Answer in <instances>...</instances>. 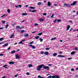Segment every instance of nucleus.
<instances>
[{
    "label": "nucleus",
    "mask_w": 78,
    "mask_h": 78,
    "mask_svg": "<svg viewBox=\"0 0 78 78\" xmlns=\"http://www.w3.org/2000/svg\"><path fill=\"white\" fill-rule=\"evenodd\" d=\"M43 68L44 69H47V70H49V69H50V68L49 67L47 66H43Z\"/></svg>",
    "instance_id": "f03ea898"
},
{
    "label": "nucleus",
    "mask_w": 78,
    "mask_h": 78,
    "mask_svg": "<svg viewBox=\"0 0 78 78\" xmlns=\"http://www.w3.org/2000/svg\"><path fill=\"white\" fill-rule=\"evenodd\" d=\"M38 5L39 6V5H41V2H39L38 3H37Z\"/></svg>",
    "instance_id": "2f4dec72"
},
{
    "label": "nucleus",
    "mask_w": 78,
    "mask_h": 78,
    "mask_svg": "<svg viewBox=\"0 0 78 78\" xmlns=\"http://www.w3.org/2000/svg\"><path fill=\"white\" fill-rule=\"evenodd\" d=\"M14 37V34H12L11 36L10 37V38H12V37Z\"/></svg>",
    "instance_id": "ddd939ff"
},
{
    "label": "nucleus",
    "mask_w": 78,
    "mask_h": 78,
    "mask_svg": "<svg viewBox=\"0 0 78 78\" xmlns=\"http://www.w3.org/2000/svg\"><path fill=\"white\" fill-rule=\"evenodd\" d=\"M28 66L29 67H32V66H31V65H30Z\"/></svg>",
    "instance_id": "a19ab883"
},
{
    "label": "nucleus",
    "mask_w": 78,
    "mask_h": 78,
    "mask_svg": "<svg viewBox=\"0 0 78 78\" xmlns=\"http://www.w3.org/2000/svg\"><path fill=\"white\" fill-rule=\"evenodd\" d=\"M8 66V65H5L3 66V67H5V68L6 67V66Z\"/></svg>",
    "instance_id": "c03bdc74"
},
{
    "label": "nucleus",
    "mask_w": 78,
    "mask_h": 78,
    "mask_svg": "<svg viewBox=\"0 0 78 78\" xmlns=\"http://www.w3.org/2000/svg\"><path fill=\"white\" fill-rule=\"evenodd\" d=\"M71 71H74V69L73 68H72L71 69Z\"/></svg>",
    "instance_id": "603ef678"
},
{
    "label": "nucleus",
    "mask_w": 78,
    "mask_h": 78,
    "mask_svg": "<svg viewBox=\"0 0 78 78\" xmlns=\"http://www.w3.org/2000/svg\"><path fill=\"white\" fill-rule=\"evenodd\" d=\"M7 12L8 13H9L10 12H11V11L10 10H9V9H8L7 10Z\"/></svg>",
    "instance_id": "393cba45"
},
{
    "label": "nucleus",
    "mask_w": 78,
    "mask_h": 78,
    "mask_svg": "<svg viewBox=\"0 0 78 78\" xmlns=\"http://www.w3.org/2000/svg\"><path fill=\"white\" fill-rule=\"evenodd\" d=\"M43 16H46L47 15V13H43Z\"/></svg>",
    "instance_id": "49530a36"
},
{
    "label": "nucleus",
    "mask_w": 78,
    "mask_h": 78,
    "mask_svg": "<svg viewBox=\"0 0 78 78\" xmlns=\"http://www.w3.org/2000/svg\"><path fill=\"white\" fill-rule=\"evenodd\" d=\"M11 49V48L10 47H9V48L8 49H7V50H9Z\"/></svg>",
    "instance_id": "680f3d73"
},
{
    "label": "nucleus",
    "mask_w": 78,
    "mask_h": 78,
    "mask_svg": "<svg viewBox=\"0 0 78 78\" xmlns=\"http://www.w3.org/2000/svg\"><path fill=\"white\" fill-rule=\"evenodd\" d=\"M52 78V76H50L47 77V78Z\"/></svg>",
    "instance_id": "ea45409f"
},
{
    "label": "nucleus",
    "mask_w": 78,
    "mask_h": 78,
    "mask_svg": "<svg viewBox=\"0 0 78 78\" xmlns=\"http://www.w3.org/2000/svg\"><path fill=\"white\" fill-rule=\"evenodd\" d=\"M58 57H59L60 58H64L65 56L64 55H58Z\"/></svg>",
    "instance_id": "0eeeda50"
},
{
    "label": "nucleus",
    "mask_w": 78,
    "mask_h": 78,
    "mask_svg": "<svg viewBox=\"0 0 78 78\" xmlns=\"http://www.w3.org/2000/svg\"><path fill=\"white\" fill-rule=\"evenodd\" d=\"M76 2L74 1L73 3L71 4V6H73V5H76Z\"/></svg>",
    "instance_id": "7ed1b4c3"
},
{
    "label": "nucleus",
    "mask_w": 78,
    "mask_h": 78,
    "mask_svg": "<svg viewBox=\"0 0 78 78\" xmlns=\"http://www.w3.org/2000/svg\"><path fill=\"white\" fill-rule=\"evenodd\" d=\"M8 45V43H6L2 46L3 47H7Z\"/></svg>",
    "instance_id": "6e6552de"
},
{
    "label": "nucleus",
    "mask_w": 78,
    "mask_h": 78,
    "mask_svg": "<svg viewBox=\"0 0 78 78\" xmlns=\"http://www.w3.org/2000/svg\"><path fill=\"white\" fill-rule=\"evenodd\" d=\"M2 23H5V21H2Z\"/></svg>",
    "instance_id": "864d4df0"
},
{
    "label": "nucleus",
    "mask_w": 78,
    "mask_h": 78,
    "mask_svg": "<svg viewBox=\"0 0 78 78\" xmlns=\"http://www.w3.org/2000/svg\"><path fill=\"white\" fill-rule=\"evenodd\" d=\"M0 56H3V54H0Z\"/></svg>",
    "instance_id": "5fc2aeb1"
},
{
    "label": "nucleus",
    "mask_w": 78,
    "mask_h": 78,
    "mask_svg": "<svg viewBox=\"0 0 78 78\" xmlns=\"http://www.w3.org/2000/svg\"><path fill=\"white\" fill-rule=\"evenodd\" d=\"M57 53H54L53 54L52 56H57Z\"/></svg>",
    "instance_id": "9d476101"
},
{
    "label": "nucleus",
    "mask_w": 78,
    "mask_h": 78,
    "mask_svg": "<svg viewBox=\"0 0 78 78\" xmlns=\"http://www.w3.org/2000/svg\"><path fill=\"white\" fill-rule=\"evenodd\" d=\"M34 43V42L33 41H32L31 42H30V44H33Z\"/></svg>",
    "instance_id": "79ce46f5"
},
{
    "label": "nucleus",
    "mask_w": 78,
    "mask_h": 78,
    "mask_svg": "<svg viewBox=\"0 0 78 78\" xmlns=\"http://www.w3.org/2000/svg\"><path fill=\"white\" fill-rule=\"evenodd\" d=\"M24 28V27H20V28H19V29H22V28Z\"/></svg>",
    "instance_id": "a18cd8bd"
},
{
    "label": "nucleus",
    "mask_w": 78,
    "mask_h": 78,
    "mask_svg": "<svg viewBox=\"0 0 78 78\" xmlns=\"http://www.w3.org/2000/svg\"><path fill=\"white\" fill-rule=\"evenodd\" d=\"M17 76H19V75H15L14 76H15V77H17Z\"/></svg>",
    "instance_id": "8fccbe9b"
},
{
    "label": "nucleus",
    "mask_w": 78,
    "mask_h": 78,
    "mask_svg": "<svg viewBox=\"0 0 78 78\" xmlns=\"http://www.w3.org/2000/svg\"><path fill=\"white\" fill-rule=\"evenodd\" d=\"M31 9H29V12H31Z\"/></svg>",
    "instance_id": "338daca9"
},
{
    "label": "nucleus",
    "mask_w": 78,
    "mask_h": 78,
    "mask_svg": "<svg viewBox=\"0 0 78 78\" xmlns=\"http://www.w3.org/2000/svg\"><path fill=\"white\" fill-rule=\"evenodd\" d=\"M39 40H40V41L41 42H42V41H43V39L42 38H39Z\"/></svg>",
    "instance_id": "5701e85b"
},
{
    "label": "nucleus",
    "mask_w": 78,
    "mask_h": 78,
    "mask_svg": "<svg viewBox=\"0 0 78 78\" xmlns=\"http://www.w3.org/2000/svg\"><path fill=\"white\" fill-rule=\"evenodd\" d=\"M22 16H27V13H23L22 14Z\"/></svg>",
    "instance_id": "2eb2a0df"
},
{
    "label": "nucleus",
    "mask_w": 78,
    "mask_h": 78,
    "mask_svg": "<svg viewBox=\"0 0 78 78\" xmlns=\"http://www.w3.org/2000/svg\"><path fill=\"white\" fill-rule=\"evenodd\" d=\"M3 27H1V28H0V30H3Z\"/></svg>",
    "instance_id": "bf43d9fd"
},
{
    "label": "nucleus",
    "mask_w": 78,
    "mask_h": 78,
    "mask_svg": "<svg viewBox=\"0 0 78 78\" xmlns=\"http://www.w3.org/2000/svg\"><path fill=\"white\" fill-rule=\"evenodd\" d=\"M72 30H73V29H71L69 31H70V32H71V31H72Z\"/></svg>",
    "instance_id": "0e129e2a"
},
{
    "label": "nucleus",
    "mask_w": 78,
    "mask_h": 78,
    "mask_svg": "<svg viewBox=\"0 0 78 78\" xmlns=\"http://www.w3.org/2000/svg\"><path fill=\"white\" fill-rule=\"evenodd\" d=\"M16 59H19L20 58V57L19 56V55H15Z\"/></svg>",
    "instance_id": "20e7f679"
},
{
    "label": "nucleus",
    "mask_w": 78,
    "mask_h": 78,
    "mask_svg": "<svg viewBox=\"0 0 78 78\" xmlns=\"http://www.w3.org/2000/svg\"><path fill=\"white\" fill-rule=\"evenodd\" d=\"M52 78H56V75L55 76H52Z\"/></svg>",
    "instance_id": "473e14b6"
},
{
    "label": "nucleus",
    "mask_w": 78,
    "mask_h": 78,
    "mask_svg": "<svg viewBox=\"0 0 78 78\" xmlns=\"http://www.w3.org/2000/svg\"><path fill=\"white\" fill-rule=\"evenodd\" d=\"M39 20H40V21H44V19L40 18L39 19Z\"/></svg>",
    "instance_id": "a211bd4d"
},
{
    "label": "nucleus",
    "mask_w": 78,
    "mask_h": 78,
    "mask_svg": "<svg viewBox=\"0 0 78 78\" xmlns=\"http://www.w3.org/2000/svg\"><path fill=\"white\" fill-rule=\"evenodd\" d=\"M57 20H56V19H55L54 21V23H56V21H57Z\"/></svg>",
    "instance_id": "09e8293b"
},
{
    "label": "nucleus",
    "mask_w": 78,
    "mask_h": 78,
    "mask_svg": "<svg viewBox=\"0 0 78 78\" xmlns=\"http://www.w3.org/2000/svg\"><path fill=\"white\" fill-rule=\"evenodd\" d=\"M63 5L64 6H69V7H70V5L66 4H64Z\"/></svg>",
    "instance_id": "423d86ee"
},
{
    "label": "nucleus",
    "mask_w": 78,
    "mask_h": 78,
    "mask_svg": "<svg viewBox=\"0 0 78 78\" xmlns=\"http://www.w3.org/2000/svg\"><path fill=\"white\" fill-rule=\"evenodd\" d=\"M24 32H25V30H22L21 31V33H24Z\"/></svg>",
    "instance_id": "cd10ccee"
},
{
    "label": "nucleus",
    "mask_w": 78,
    "mask_h": 78,
    "mask_svg": "<svg viewBox=\"0 0 78 78\" xmlns=\"http://www.w3.org/2000/svg\"><path fill=\"white\" fill-rule=\"evenodd\" d=\"M16 28L18 29H19V28H20V26H16Z\"/></svg>",
    "instance_id": "e433bc0d"
},
{
    "label": "nucleus",
    "mask_w": 78,
    "mask_h": 78,
    "mask_svg": "<svg viewBox=\"0 0 78 78\" xmlns=\"http://www.w3.org/2000/svg\"><path fill=\"white\" fill-rule=\"evenodd\" d=\"M4 39L3 38H0V41H3Z\"/></svg>",
    "instance_id": "b1692460"
},
{
    "label": "nucleus",
    "mask_w": 78,
    "mask_h": 78,
    "mask_svg": "<svg viewBox=\"0 0 78 78\" xmlns=\"http://www.w3.org/2000/svg\"><path fill=\"white\" fill-rule=\"evenodd\" d=\"M15 52H16V51H13L11 52V53L12 54H13V53H14Z\"/></svg>",
    "instance_id": "6ab92c4d"
},
{
    "label": "nucleus",
    "mask_w": 78,
    "mask_h": 78,
    "mask_svg": "<svg viewBox=\"0 0 78 78\" xmlns=\"http://www.w3.org/2000/svg\"><path fill=\"white\" fill-rule=\"evenodd\" d=\"M7 16L6 14H4L3 15H2V16H1V17H2H2H3L4 16Z\"/></svg>",
    "instance_id": "a878e982"
},
{
    "label": "nucleus",
    "mask_w": 78,
    "mask_h": 78,
    "mask_svg": "<svg viewBox=\"0 0 78 78\" xmlns=\"http://www.w3.org/2000/svg\"><path fill=\"white\" fill-rule=\"evenodd\" d=\"M75 54V51H73L71 52V55H73Z\"/></svg>",
    "instance_id": "f3484780"
},
{
    "label": "nucleus",
    "mask_w": 78,
    "mask_h": 78,
    "mask_svg": "<svg viewBox=\"0 0 78 78\" xmlns=\"http://www.w3.org/2000/svg\"><path fill=\"white\" fill-rule=\"evenodd\" d=\"M75 50H77L78 51V48H77L76 47L75 48Z\"/></svg>",
    "instance_id": "37998d69"
},
{
    "label": "nucleus",
    "mask_w": 78,
    "mask_h": 78,
    "mask_svg": "<svg viewBox=\"0 0 78 78\" xmlns=\"http://www.w3.org/2000/svg\"><path fill=\"white\" fill-rule=\"evenodd\" d=\"M44 66V65H39L37 68V70H41V68H42V66Z\"/></svg>",
    "instance_id": "f257e3e1"
},
{
    "label": "nucleus",
    "mask_w": 78,
    "mask_h": 78,
    "mask_svg": "<svg viewBox=\"0 0 78 78\" xmlns=\"http://www.w3.org/2000/svg\"><path fill=\"white\" fill-rule=\"evenodd\" d=\"M32 12H36V10H32V11H31Z\"/></svg>",
    "instance_id": "c756f323"
},
{
    "label": "nucleus",
    "mask_w": 78,
    "mask_h": 78,
    "mask_svg": "<svg viewBox=\"0 0 78 78\" xmlns=\"http://www.w3.org/2000/svg\"><path fill=\"white\" fill-rule=\"evenodd\" d=\"M53 16H54V14H53L52 16H51V18H53Z\"/></svg>",
    "instance_id": "4c0bfd02"
},
{
    "label": "nucleus",
    "mask_w": 78,
    "mask_h": 78,
    "mask_svg": "<svg viewBox=\"0 0 78 78\" xmlns=\"http://www.w3.org/2000/svg\"><path fill=\"white\" fill-rule=\"evenodd\" d=\"M69 22H70V23H72V21L69 20Z\"/></svg>",
    "instance_id": "3c124183"
},
{
    "label": "nucleus",
    "mask_w": 78,
    "mask_h": 78,
    "mask_svg": "<svg viewBox=\"0 0 78 78\" xmlns=\"http://www.w3.org/2000/svg\"><path fill=\"white\" fill-rule=\"evenodd\" d=\"M34 25L35 27H36V26H38V24L37 23H35Z\"/></svg>",
    "instance_id": "c9c22d12"
},
{
    "label": "nucleus",
    "mask_w": 78,
    "mask_h": 78,
    "mask_svg": "<svg viewBox=\"0 0 78 78\" xmlns=\"http://www.w3.org/2000/svg\"><path fill=\"white\" fill-rule=\"evenodd\" d=\"M44 54L46 55H48V54H49V53L48 52L45 51L44 53Z\"/></svg>",
    "instance_id": "1a4fd4ad"
},
{
    "label": "nucleus",
    "mask_w": 78,
    "mask_h": 78,
    "mask_svg": "<svg viewBox=\"0 0 78 78\" xmlns=\"http://www.w3.org/2000/svg\"><path fill=\"white\" fill-rule=\"evenodd\" d=\"M9 64H14V62H9Z\"/></svg>",
    "instance_id": "f8f14e48"
},
{
    "label": "nucleus",
    "mask_w": 78,
    "mask_h": 78,
    "mask_svg": "<svg viewBox=\"0 0 78 78\" xmlns=\"http://www.w3.org/2000/svg\"><path fill=\"white\" fill-rule=\"evenodd\" d=\"M18 6L19 7H20V8H21V7H22V6L21 5H18Z\"/></svg>",
    "instance_id": "6e6d98bb"
},
{
    "label": "nucleus",
    "mask_w": 78,
    "mask_h": 78,
    "mask_svg": "<svg viewBox=\"0 0 78 78\" xmlns=\"http://www.w3.org/2000/svg\"><path fill=\"white\" fill-rule=\"evenodd\" d=\"M55 78H59V76L56 75H55Z\"/></svg>",
    "instance_id": "f704fd0d"
},
{
    "label": "nucleus",
    "mask_w": 78,
    "mask_h": 78,
    "mask_svg": "<svg viewBox=\"0 0 78 78\" xmlns=\"http://www.w3.org/2000/svg\"><path fill=\"white\" fill-rule=\"evenodd\" d=\"M51 66H52V65L51 64H50L48 65V66L50 67Z\"/></svg>",
    "instance_id": "13d9d810"
},
{
    "label": "nucleus",
    "mask_w": 78,
    "mask_h": 78,
    "mask_svg": "<svg viewBox=\"0 0 78 78\" xmlns=\"http://www.w3.org/2000/svg\"><path fill=\"white\" fill-rule=\"evenodd\" d=\"M19 44H23V42H22V41H20L19 43Z\"/></svg>",
    "instance_id": "c85d7f7f"
},
{
    "label": "nucleus",
    "mask_w": 78,
    "mask_h": 78,
    "mask_svg": "<svg viewBox=\"0 0 78 78\" xmlns=\"http://www.w3.org/2000/svg\"><path fill=\"white\" fill-rule=\"evenodd\" d=\"M44 52H41V54H42V55H43V54H44Z\"/></svg>",
    "instance_id": "4d7b16f0"
},
{
    "label": "nucleus",
    "mask_w": 78,
    "mask_h": 78,
    "mask_svg": "<svg viewBox=\"0 0 78 78\" xmlns=\"http://www.w3.org/2000/svg\"><path fill=\"white\" fill-rule=\"evenodd\" d=\"M8 26H9V25L8 24L6 25L5 28H8Z\"/></svg>",
    "instance_id": "72a5a7b5"
},
{
    "label": "nucleus",
    "mask_w": 78,
    "mask_h": 78,
    "mask_svg": "<svg viewBox=\"0 0 78 78\" xmlns=\"http://www.w3.org/2000/svg\"><path fill=\"white\" fill-rule=\"evenodd\" d=\"M29 8H30V9H35V7H32V6L30 7Z\"/></svg>",
    "instance_id": "4be33fe9"
},
{
    "label": "nucleus",
    "mask_w": 78,
    "mask_h": 78,
    "mask_svg": "<svg viewBox=\"0 0 78 78\" xmlns=\"http://www.w3.org/2000/svg\"><path fill=\"white\" fill-rule=\"evenodd\" d=\"M61 20H57V22H61Z\"/></svg>",
    "instance_id": "58836bf2"
},
{
    "label": "nucleus",
    "mask_w": 78,
    "mask_h": 78,
    "mask_svg": "<svg viewBox=\"0 0 78 78\" xmlns=\"http://www.w3.org/2000/svg\"><path fill=\"white\" fill-rule=\"evenodd\" d=\"M54 6H58V5L57 4H54Z\"/></svg>",
    "instance_id": "774afa93"
},
{
    "label": "nucleus",
    "mask_w": 78,
    "mask_h": 78,
    "mask_svg": "<svg viewBox=\"0 0 78 78\" xmlns=\"http://www.w3.org/2000/svg\"><path fill=\"white\" fill-rule=\"evenodd\" d=\"M36 32V31H33L32 32V33H35Z\"/></svg>",
    "instance_id": "052dcab7"
},
{
    "label": "nucleus",
    "mask_w": 78,
    "mask_h": 78,
    "mask_svg": "<svg viewBox=\"0 0 78 78\" xmlns=\"http://www.w3.org/2000/svg\"><path fill=\"white\" fill-rule=\"evenodd\" d=\"M70 28V25H69L67 27V30H69Z\"/></svg>",
    "instance_id": "4468645a"
},
{
    "label": "nucleus",
    "mask_w": 78,
    "mask_h": 78,
    "mask_svg": "<svg viewBox=\"0 0 78 78\" xmlns=\"http://www.w3.org/2000/svg\"><path fill=\"white\" fill-rule=\"evenodd\" d=\"M28 5H26L25 7L26 8H27V7H28Z\"/></svg>",
    "instance_id": "e2e57ef3"
},
{
    "label": "nucleus",
    "mask_w": 78,
    "mask_h": 78,
    "mask_svg": "<svg viewBox=\"0 0 78 78\" xmlns=\"http://www.w3.org/2000/svg\"><path fill=\"white\" fill-rule=\"evenodd\" d=\"M16 8H19V6L17 5H15Z\"/></svg>",
    "instance_id": "69168bd1"
},
{
    "label": "nucleus",
    "mask_w": 78,
    "mask_h": 78,
    "mask_svg": "<svg viewBox=\"0 0 78 78\" xmlns=\"http://www.w3.org/2000/svg\"><path fill=\"white\" fill-rule=\"evenodd\" d=\"M26 75H30V73L29 72H27L26 73Z\"/></svg>",
    "instance_id": "7c9ffc66"
},
{
    "label": "nucleus",
    "mask_w": 78,
    "mask_h": 78,
    "mask_svg": "<svg viewBox=\"0 0 78 78\" xmlns=\"http://www.w3.org/2000/svg\"><path fill=\"white\" fill-rule=\"evenodd\" d=\"M35 39H38L39 38V36H37L36 37H35Z\"/></svg>",
    "instance_id": "dca6fc26"
},
{
    "label": "nucleus",
    "mask_w": 78,
    "mask_h": 78,
    "mask_svg": "<svg viewBox=\"0 0 78 78\" xmlns=\"http://www.w3.org/2000/svg\"><path fill=\"white\" fill-rule=\"evenodd\" d=\"M45 50H49V48H45Z\"/></svg>",
    "instance_id": "de8ad7c7"
},
{
    "label": "nucleus",
    "mask_w": 78,
    "mask_h": 78,
    "mask_svg": "<svg viewBox=\"0 0 78 78\" xmlns=\"http://www.w3.org/2000/svg\"><path fill=\"white\" fill-rule=\"evenodd\" d=\"M42 32L39 33L38 34V35L39 36H41V35H42Z\"/></svg>",
    "instance_id": "412c9836"
},
{
    "label": "nucleus",
    "mask_w": 78,
    "mask_h": 78,
    "mask_svg": "<svg viewBox=\"0 0 78 78\" xmlns=\"http://www.w3.org/2000/svg\"><path fill=\"white\" fill-rule=\"evenodd\" d=\"M29 46H30V47H32V48L33 49H34L36 48V47H35V46H33V45H32V44L29 45Z\"/></svg>",
    "instance_id": "39448f33"
},
{
    "label": "nucleus",
    "mask_w": 78,
    "mask_h": 78,
    "mask_svg": "<svg viewBox=\"0 0 78 78\" xmlns=\"http://www.w3.org/2000/svg\"><path fill=\"white\" fill-rule=\"evenodd\" d=\"M29 36V35L28 34H25L24 35V37H27V36Z\"/></svg>",
    "instance_id": "aec40b11"
},
{
    "label": "nucleus",
    "mask_w": 78,
    "mask_h": 78,
    "mask_svg": "<svg viewBox=\"0 0 78 78\" xmlns=\"http://www.w3.org/2000/svg\"><path fill=\"white\" fill-rule=\"evenodd\" d=\"M38 77L39 78H44V77H42L41 76H38Z\"/></svg>",
    "instance_id": "bb28decb"
},
{
    "label": "nucleus",
    "mask_w": 78,
    "mask_h": 78,
    "mask_svg": "<svg viewBox=\"0 0 78 78\" xmlns=\"http://www.w3.org/2000/svg\"><path fill=\"white\" fill-rule=\"evenodd\" d=\"M51 6V4L50 2H48V6Z\"/></svg>",
    "instance_id": "9b49d317"
}]
</instances>
